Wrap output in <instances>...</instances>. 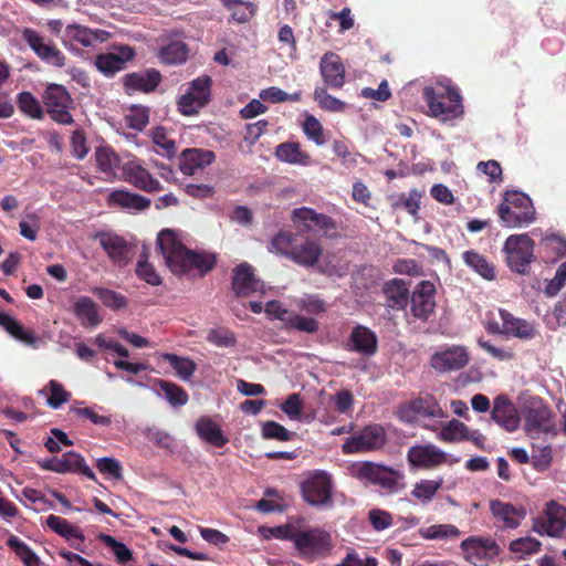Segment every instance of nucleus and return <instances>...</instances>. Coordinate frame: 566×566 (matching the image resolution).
<instances>
[{"instance_id": "obj_1", "label": "nucleus", "mask_w": 566, "mask_h": 566, "mask_svg": "<svg viewBox=\"0 0 566 566\" xmlns=\"http://www.w3.org/2000/svg\"><path fill=\"white\" fill-rule=\"evenodd\" d=\"M157 244L167 266L174 274H189L197 271L198 274L205 275L216 264V259L212 255L188 250L172 230L160 231Z\"/></svg>"}, {"instance_id": "obj_2", "label": "nucleus", "mask_w": 566, "mask_h": 566, "mask_svg": "<svg viewBox=\"0 0 566 566\" xmlns=\"http://www.w3.org/2000/svg\"><path fill=\"white\" fill-rule=\"evenodd\" d=\"M296 232L280 231L271 240L269 251L284 256L304 268L315 266L323 253L318 239L305 235L301 227Z\"/></svg>"}, {"instance_id": "obj_3", "label": "nucleus", "mask_w": 566, "mask_h": 566, "mask_svg": "<svg viewBox=\"0 0 566 566\" xmlns=\"http://www.w3.org/2000/svg\"><path fill=\"white\" fill-rule=\"evenodd\" d=\"M423 101L429 108V115L440 122L453 120L464 114L463 98L458 87L448 86L443 92H437L432 86H426Z\"/></svg>"}, {"instance_id": "obj_4", "label": "nucleus", "mask_w": 566, "mask_h": 566, "mask_svg": "<svg viewBox=\"0 0 566 566\" xmlns=\"http://www.w3.org/2000/svg\"><path fill=\"white\" fill-rule=\"evenodd\" d=\"M294 548L301 559L313 563L332 555L333 537L329 532L318 526L301 527Z\"/></svg>"}, {"instance_id": "obj_5", "label": "nucleus", "mask_w": 566, "mask_h": 566, "mask_svg": "<svg viewBox=\"0 0 566 566\" xmlns=\"http://www.w3.org/2000/svg\"><path fill=\"white\" fill-rule=\"evenodd\" d=\"M501 222L507 228H521L535 220V209L531 198L520 191H506L497 208Z\"/></svg>"}, {"instance_id": "obj_6", "label": "nucleus", "mask_w": 566, "mask_h": 566, "mask_svg": "<svg viewBox=\"0 0 566 566\" xmlns=\"http://www.w3.org/2000/svg\"><path fill=\"white\" fill-rule=\"evenodd\" d=\"M535 242L527 233L512 234L506 238L503 252L509 269L517 274L527 275L535 260Z\"/></svg>"}, {"instance_id": "obj_7", "label": "nucleus", "mask_w": 566, "mask_h": 566, "mask_svg": "<svg viewBox=\"0 0 566 566\" xmlns=\"http://www.w3.org/2000/svg\"><path fill=\"white\" fill-rule=\"evenodd\" d=\"M555 415L551 407L543 399H531L524 411V428L532 439L542 434L555 437L558 433Z\"/></svg>"}, {"instance_id": "obj_8", "label": "nucleus", "mask_w": 566, "mask_h": 566, "mask_svg": "<svg viewBox=\"0 0 566 566\" xmlns=\"http://www.w3.org/2000/svg\"><path fill=\"white\" fill-rule=\"evenodd\" d=\"M42 102L50 118L61 125L74 123L70 109L74 106V99L65 86L56 83L49 84L43 94Z\"/></svg>"}, {"instance_id": "obj_9", "label": "nucleus", "mask_w": 566, "mask_h": 566, "mask_svg": "<svg viewBox=\"0 0 566 566\" xmlns=\"http://www.w3.org/2000/svg\"><path fill=\"white\" fill-rule=\"evenodd\" d=\"M352 474L360 481H367L388 492L397 491L398 481L402 479V474L399 471L371 461L354 464L352 467Z\"/></svg>"}, {"instance_id": "obj_10", "label": "nucleus", "mask_w": 566, "mask_h": 566, "mask_svg": "<svg viewBox=\"0 0 566 566\" xmlns=\"http://www.w3.org/2000/svg\"><path fill=\"white\" fill-rule=\"evenodd\" d=\"M387 440L385 428L374 423L365 426L360 431L347 438L342 449L345 454L368 453L381 450Z\"/></svg>"}, {"instance_id": "obj_11", "label": "nucleus", "mask_w": 566, "mask_h": 566, "mask_svg": "<svg viewBox=\"0 0 566 566\" xmlns=\"http://www.w3.org/2000/svg\"><path fill=\"white\" fill-rule=\"evenodd\" d=\"M566 530V506L555 500L545 503L541 516L534 518L533 531L539 535L560 537Z\"/></svg>"}, {"instance_id": "obj_12", "label": "nucleus", "mask_w": 566, "mask_h": 566, "mask_svg": "<svg viewBox=\"0 0 566 566\" xmlns=\"http://www.w3.org/2000/svg\"><path fill=\"white\" fill-rule=\"evenodd\" d=\"M212 81L208 75L195 78L188 91L177 102L179 112L192 116L210 102Z\"/></svg>"}, {"instance_id": "obj_13", "label": "nucleus", "mask_w": 566, "mask_h": 566, "mask_svg": "<svg viewBox=\"0 0 566 566\" xmlns=\"http://www.w3.org/2000/svg\"><path fill=\"white\" fill-rule=\"evenodd\" d=\"M465 559L475 566H486L500 554L501 548L491 537L470 536L461 542Z\"/></svg>"}, {"instance_id": "obj_14", "label": "nucleus", "mask_w": 566, "mask_h": 566, "mask_svg": "<svg viewBox=\"0 0 566 566\" xmlns=\"http://www.w3.org/2000/svg\"><path fill=\"white\" fill-rule=\"evenodd\" d=\"M22 38L41 61L55 67H64L66 65L64 53L53 42L45 41L44 36L38 31L25 28L22 32Z\"/></svg>"}, {"instance_id": "obj_15", "label": "nucleus", "mask_w": 566, "mask_h": 566, "mask_svg": "<svg viewBox=\"0 0 566 566\" xmlns=\"http://www.w3.org/2000/svg\"><path fill=\"white\" fill-rule=\"evenodd\" d=\"M303 499L312 506L332 502V479L323 471L310 475L301 485Z\"/></svg>"}, {"instance_id": "obj_16", "label": "nucleus", "mask_w": 566, "mask_h": 566, "mask_svg": "<svg viewBox=\"0 0 566 566\" xmlns=\"http://www.w3.org/2000/svg\"><path fill=\"white\" fill-rule=\"evenodd\" d=\"M470 353L463 345L444 346L430 358V366L438 373L463 369L470 361Z\"/></svg>"}, {"instance_id": "obj_17", "label": "nucleus", "mask_w": 566, "mask_h": 566, "mask_svg": "<svg viewBox=\"0 0 566 566\" xmlns=\"http://www.w3.org/2000/svg\"><path fill=\"white\" fill-rule=\"evenodd\" d=\"M291 220L295 227H301L305 232L317 229L323 231L325 235L332 237L337 230V224L333 218L307 207L294 209Z\"/></svg>"}, {"instance_id": "obj_18", "label": "nucleus", "mask_w": 566, "mask_h": 566, "mask_svg": "<svg viewBox=\"0 0 566 566\" xmlns=\"http://www.w3.org/2000/svg\"><path fill=\"white\" fill-rule=\"evenodd\" d=\"M410 467L419 470H432L448 461L447 453L432 443L415 444L407 451Z\"/></svg>"}, {"instance_id": "obj_19", "label": "nucleus", "mask_w": 566, "mask_h": 566, "mask_svg": "<svg viewBox=\"0 0 566 566\" xmlns=\"http://www.w3.org/2000/svg\"><path fill=\"white\" fill-rule=\"evenodd\" d=\"M399 417L406 422H413L417 417L444 418L446 411L432 396L418 397L399 408Z\"/></svg>"}, {"instance_id": "obj_20", "label": "nucleus", "mask_w": 566, "mask_h": 566, "mask_svg": "<svg viewBox=\"0 0 566 566\" xmlns=\"http://www.w3.org/2000/svg\"><path fill=\"white\" fill-rule=\"evenodd\" d=\"M231 286L239 297H248L256 292H263L264 283L256 277L254 269L247 262L240 263L232 270Z\"/></svg>"}, {"instance_id": "obj_21", "label": "nucleus", "mask_w": 566, "mask_h": 566, "mask_svg": "<svg viewBox=\"0 0 566 566\" xmlns=\"http://www.w3.org/2000/svg\"><path fill=\"white\" fill-rule=\"evenodd\" d=\"M490 511L494 525L503 531L517 528L526 516V510L523 506H515L501 500L490 501Z\"/></svg>"}, {"instance_id": "obj_22", "label": "nucleus", "mask_w": 566, "mask_h": 566, "mask_svg": "<svg viewBox=\"0 0 566 566\" xmlns=\"http://www.w3.org/2000/svg\"><path fill=\"white\" fill-rule=\"evenodd\" d=\"M436 287L430 281H421L410 295L411 314L413 317L427 321L436 307Z\"/></svg>"}, {"instance_id": "obj_23", "label": "nucleus", "mask_w": 566, "mask_h": 566, "mask_svg": "<svg viewBox=\"0 0 566 566\" xmlns=\"http://www.w3.org/2000/svg\"><path fill=\"white\" fill-rule=\"evenodd\" d=\"M501 321L504 323V336L515 337L521 340H531L536 337L538 331L533 322L514 316L504 308L499 310Z\"/></svg>"}, {"instance_id": "obj_24", "label": "nucleus", "mask_w": 566, "mask_h": 566, "mask_svg": "<svg viewBox=\"0 0 566 566\" xmlns=\"http://www.w3.org/2000/svg\"><path fill=\"white\" fill-rule=\"evenodd\" d=\"M319 72L326 84L331 88H342L345 83V66L338 54L334 52L325 53L319 62Z\"/></svg>"}, {"instance_id": "obj_25", "label": "nucleus", "mask_w": 566, "mask_h": 566, "mask_svg": "<svg viewBox=\"0 0 566 566\" xmlns=\"http://www.w3.org/2000/svg\"><path fill=\"white\" fill-rule=\"evenodd\" d=\"M135 56V51L128 45H122L117 52L99 54L95 65L106 76H113L126 67V63Z\"/></svg>"}, {"instance_id": "obj_26", "label": "nucleus", "mask_w": 566, "mask_h": 566, "mask_svg": "<svg viewBox=\"0 0 566 566\" xmlns=\"http://www.w3.org/2000/svg\"><path fill=\"white\" fill-rule=\"evenodd\" d=\"M491 418L509 432L515 431L520 424L516 407L504 395L497 396L494 399Z\"/></svg>"}, {"instance_id": "obj_27", "label": "nucleus", "mask_w": 566, "mask_h": 566, "mask_svg": "<svg viewBox=\"0 0 566 566\" xmlns=\"http://www.w3.org/2000/svg\"><path fill=\"white\" fill-rule=\"evenodd\" d=\"M125 179L139 190L156 192L163 189L160 182L142 165L128 161L122 167Z\"/></svg>"}, {"instance_id": "obj_28", "label": "nucleus", "mask_w": 566, "mask_h": 566, "mask_svg": "<svg viewBox=\"0 0 566 566\" xmlns=\"http://www.w3.org/2000/svg\"><path fill=\"white\" fill-rule=\"evenodd\" d=\"M46 525L50 530L71 542L74 549L81 553H86L83 545L85 541L84 534L69 521L51 514L46 517Z\"/></svg>"}, {"instance_id": "obj_29", "label": "nucleus", "mask_w": 566, "mask_h": 566, "mask_svg": "<svg viewBox=\"0 0 566 566\" xmlns=\"http://www.w3.org/2000/svg\"><path fill=\"white\" fill-rule=\"evenodd\" d=\"M105 31L93 30L85 25L73 23L69 24L64 30L63 43L76 42L84 48H91L97 42L105 40Z\"/></svg>"}, {"instance_id": "obj_30", "label": "nucleus", "mask_w": 566, "mask_h": 566, "mask_svg": "<svg viewBox=\"0 0 566 566\" xmlns=\"http://www.w3.org/2000/svg\"><path fill=\"white\" fill-rule=\"evenodd\" d=\"M161 82V74L155 69L145 72H134L125 76L124 85L128 93L140 91L144 93L153 92Z\"/></svg>"}, {"instance_id": "obj_31", "label": "nucleus", "mask_w": 566, "mask_h": 566, "mask_svg": "<svg viewBox=\"0 0 566 566\" xmlns=\"http://www.w3.org/2000/svg\"><path fill=\"white\" fill-rule=\"evenodd\" d=\"M98 241L112 262L119 265L127 263L130 249L127 241L123 237L111 233H102L98 235Z\"/></svg>"}, {"instance_id": "obj_32", "label": "nucleus", "mask_w": 566, "mask_h": 566, "mask_svg": "<svg viewBox=\"0 0 566 566\" xmlns=\"http://www.w3.org/2000/svg\"><path fill=\"white\" fill-rule=\"evenodd\" d=\"M382 293L386 296L387 306L392 310H405L409 303V289L402 279H391L385 282Z\"/></svg>"}, {"instance_id": "obj_33", "label": "nucleus", "mask_w": 566, "mask_h": 566, "mask_svg": "<svg viewBox=\"0 0 566 566\" xmlns=\"http://www.w3.org/2000/svg\"><path fill=\"white\" fill-rule=\"evenodd\" d=\"M216 156L213 151L203 149H186L182 151L179 168L184 175L192 176L197 169L213 163Z\"/></svg>"}, {"instance_id": "obj_34", "label": "nucleus", "mask_w": 566, "mask_h": 566, "mask_svg": "<svg viewBox=\"0 0 566 566\" xmlns=\"http://www.w3.org/2000/svg\"><path fill=\"white\" fill-rule=\"evenodd\" d=\"M59 473H76L86 476L87 479L96 482L94 471L86 464L85 459L75 451H67L59 458Z\"/></svg>"}, {"instance_id": "obj_35", "label": "nucleus", "mask_w": 566, "mask_h": 566, "mask_svg": "<svg viewBox=\"0 0 566 566\" xmlns=\"http://www.w3.org/2000/svg\"><path fill=\"white\" fill-rule=\"evenodd\" d=\"M349 340L352 350L364 354L374 355L377 352V336L366 326L357 325L352 329Z\"/></svg>"}, {"instance_id": "obj_36", "label": "nucleus", "mask_w": 566, "mask_h": 566, "mask_svg": "<svg viewBox=\"0 0 566 566\" xmlns=\"http://www.w3.org/2000/svg\"><path fill=\"white\" fill-rule=\"evenodd\" d=\"M275 156L279 160L291 165L310 166L312 158L302 149L297 142H284L276 146Z\"/></svg>"}, {"instance_id": "obj_37", "label": "nucleus", "mask_w": 566, "mask_h": 566, "mask_svg": "<svg viewBox=\"0 0 566 566\" xmlns=\"http://www.w3.org/2000/svg\"><path fill=\"white\" fill-rule=\"evenodd\" d=\"M197 434L208 443L216 448H223L228 442V437L224 436L221 428L208 417H201L196 422Z\"/></svg>"}, {"instance_id": "obj_38", "label": "nucleus", "mask_w": 566, "mask_h": 566, "mask_svg": "<svg viewBox=\"0 0 566 566\" xmlns=\"http://www.w3.org/2000/svg\"><path fill=\"white\" fill-rule=\"evenodd\" d=\"M108 203L124 209L143 211L150 207L151 201L144 196L127 190H115L109 193Z\"/></svg>"}, {"instance_id": "obj_39", "label": "nucleus", "mask_w": 566, "mask_h": 566, "mask_svg": "<svg viewBox=\"0 0 566 566\" xmlns=\"http://www.w3.org/2000/svg\"><path fill=\"white\" fill-rule=\"evenodd\" d=\"M73 313L85 327H94L102 322V317L98 315L97 304L88 296L77 298L73 306Z\"/></svg>"}, {"instance_id": "obj_40", "label": "nucleus", "mask_w": 566, "mask_h": 566, "mask_svg": "<svg viewBox=\"0 0 566 566\" xmlns=\"http://www.w3.org/2000/svg\"><path fill=\"white\" fill-rule=\"evenodd\" d=\"M464 263L485 280L495 279V268L475 250H468L462 254Z\"/></svg>"}, {"instance_id": "obj_41", "label": "nucleus", "mask_w": 566, "mask_h": 566, "mask_svg": "<svg viewBox=\"0 0 566 566\" xmlns=\"http://www.w3.org/2000/svg\"><path fill=\"white\" fill-rule=\"evenodd\" d=\"M546 262H555L566 256V238L558 234H547L541 242Z\"/></svg>"}, {"instance_id": "obj_42", "label": "nucleus", "mask_w": 566, "mask_h": 566, "mask_svg": "<svg viewBox=\"0 0 566 566\" xmlns=\"http://www.w3.org/2000/svg\"><path fill=\"white\" fill-rule=\"evenodd\" d=\"M95 158L98 169L106 175H114L120 168L118 155L108 146L97 147Z\"/></svg>"}, {"instance_id": "obj_43", "label": "nucleus", "mask_w": 566, "mask_h": 566, "mask_svg": "<svg viewBox=\"0 0 566 566\" xmlns=\"http://www.w3.org/2000/svg\"><path fill=\"white\" fill-rule=\"evenodd\" d=\"M161 358L170 364L176 370L177 376L182 380H189L197 369L196 363L188 357L165 353L161 355Z\"/></svg>"}, {"instance_id": "obj_44", "label": "nucleus", "mask_w": 566, "mask_h": 566, "mask_svg": "<svg viewBox=\"0 0 566 566\" xmlns=\"http://www.w3.org/2000/svg\"><path fill=\"white\" fill-rule=\"evenodd\" d=\"M0 326L19 340L27 344H33L35 342L34 334L25 331L24 327L8 313L0 312Z\"/></svg>"}, {"instance_id": "obj_45", "label": "nucleus", "mask_w": 566, "mask_h": 566, "mask_svg": "<svg viewBox=\"0 0 566 566\" xmlns=\"http://www.w3.org/2000/svg\"><path fill=\"white\" fill-rule=\"evenodd\" d=\"M46 391H49L46 402L53 409H59L63 403L69 402L72 397L71 392L67 391L61 382L54 379L48 382L41 394Z\"/></svg>"}, {"instance_id": "obj_46", "label": "nucleus", "mask_w": 566, "mask_h": 566, "mask_svg": "<svg viewBox=\"0 0 566 566\" xmlns=\"http://www.w3.org/2000/svg\"><path fill=\"white\" fill-rule=\"evenodd\" d=\"M92 293L98 297V300L108 308L114 311H118L125 308L128 304V301L125 295L106 289V287H94L92 289Z\"/></svg>"}, {"instance_id": "obj_47", "label": "nucleus", "mask_w": 566, "mask_h": 566, "mask_svg": "<svg viewBox=\"0 0 566 566\" xmlns=\"http://www.w3.org/2000/svg\"><path fill=\"white\" fill-rule=\"evenodd\" d=\"M159 55L166 64H180L187 60L188 49L184 42L175 41L161 48Z\"/></svg>"}, {"instance_id": "obj_48", "label": "nucleus", "mask_w": 566, "mask_h": 566, "mask_svg": "<svg viewBox=\"0 0 566 566\" xmlns=\"http://www.w3.org/2000/svg\"><path fill=\"white\" fill-rule=\"evenodd\" d=\"M419 533L426 539L457 538L461 534L459 528L452 524L431 525L420 528Z\"/></svg>"}, {"instance_id": "obj_49", "label": "nucleus", "mask_w": 566, "mask_h": 566, "mask_svg": "<svg viewBox=\"0 0 566 566\" xmlns=\"http://www.w3.org/2000/svg\"><path fill=\"white\" fill-rule=\"evenodd\" d=\"M153 142L158 147L156 151L167 158H172L177 153L176 143L169 138L164 127L159 126L153 130Z\"/></svg>"}, {"instance_id": "obj_50", "label": "nucleus", "mask_w": 566, "mask_h": 566, "mask_svg": "<svg viewBox=\"0 0 566 566\" xmlns=\"http://www.w3.org/2000/svg\"><path fill=\"white\" fill-rule=\"evenodd\" d=\"M18 106L20 111L34 119H41L44 115L40 102L31 92H21L18 94Z\"/></svg>"}, {"instance_id": "obj_51", "label": "nucleus", "mask_w": 566, "mask_h": 566, "mask_svg": "<svg viewBox=\"0 0 566 566\" xmlns=\"http://www.w3.org/2000/svg\"><path fill=\"white\" fill-rule=\"evenodd\" d=\"M439 438L444 442H454L469 438V428L461 421L452 419L441 428Z\"/></svg>"}, {"instance_id": "obj_52", "label": "nucleus", "mask_w": 566, "mask_h": 566, "mask_svg": "<svg viewBox=\"0 0 566 566\" xmlns=\"http://www.w3.org/2000/svg\"><path fill=\"white\" fill-rule=\"evenodd\" d=\"M422 191L411 189L408 195L401 193L397 200L392 202L394 209H405L409 214L416 217L420 209Z\"/></svg>"}, {"instance_id": "obj_53", "label": "nucleus", "mask_w": 566, "mask_h": 566, "mask_svg": "<svg viewBox=\"0 0 566 566\" xmlns=\"http://www.w3.org/2000/svg\"><path fill=\"white\" fill-rule=\"evenodd\" d=\"M97 538L111 548L119 564H127L133 559L132 551L122 542H118L115 537L101 533Z\"/></svg>"}, {"instance_id": "obj_54", "label": "nucleus", "mask_w": 566, "mask_h": 566, "mask_svg": "<svg viewBox=\"0 0 566 566\" xmlns=\"http://www.w3.org/2000/svg\"><path fill=\"white\" fill-rule=\"evenodd\" d=\"M442 478H440L439 480H421L415 485L413 490L411 491V494L417 500H420L422 502H430L434 497L439 489L442 486Z\"/></svg>"}, {"instance_id": "obj_55", "label": "nucleus", "mask_w": 566, "mask_h": 566, "mask_svg": "<svg viewBox=\"0 0 566 566\" xmlns=\"http://www.w3.org/2000/svg\"><path fill=\"white\" fill-rule=\"evenodd\" d=\"M8 546L14 551L18 557L24 563L25 566H39L40 559L35 553L20 538L11 536Z\"/></svg>"}, {"instance_id": "obj_56", "label": "nucleus", "mask_w": 566, "mask_h": 566, "mask_svg": "<svg viewBox=\"0 0 566 566\" xmlns=\"http://www.w3.org/2000/svg\"><path fill=\"white\" fill-rule=\"evenodd\" d=\"M159 387L164 391L166 399L174 407H181L188 402V394L180 386L167 380H160Z\"/></svg>"}, {"instance_id": "obj_57", "label": "nucleus", "mask_w": 566, "mask_h": 566, "mask_svg": "<svg viewBox=\"0 0 566 566\" xmlns=\"http://www.w3.org/2000/svg\"><path fill=\"white\" fill-rule=\"evenodd\" d=\"M314 99L322 109L332 113L343 112L346 107V104L343 101L328 94L325 87L315 88Z\"/></svg>"}, {"instance_id": "obj_58", "label": "nucleus", "mask_w": 566, "mask_h": 566, "mask_svg": "<svg viewBox=\"0 0 566 566\" xmlns=\"http://www.w3.org/2000/svg\"><path fill=\"white\" fill-rule=\"evenodd\" d=\"M261 433L264 439H273L277 441H290L293 432L276 421L268 420L262 423Z\"/></svg>"}, {"instance_id": "obj_59", "label": "nucleus", "mask_w": 566, "mask_h": 566, "mask_svg": "<svg viewBox=\"0 0 566 566\" xmlns=\"http://www.w3.org/2000/svg\"><path fill=\"white\" fill-rule=\"evenodd\" d=\"M206 339L218 347H233L237 344L234 333L226 327L210 329Z\"/></svg>"}, {"instance_id": "obj_60", "label": "nucleus", "mask_w": 566, "mask_h": 566, "mask_svg": "<svg viewBox=\"0 0 566 566\" xmlns=\"http://www.w3.org/2000/svg\"><path fill=\"white\" fill-rule=\"evenodd\" d=\"M303 132L307 138L313 140L317 146H322L326 143L323 126L313 115H307L305 117L303 123Z\"/></svg>"}, {"instance_id": "obj_61", "label": "nucleus", "mask_w": 566, "mask_h": 566, "mask_svg": "<svg viewBox=\"0 0 566 566\" xmlns=\"http://www.w3.org/2000/svg\"><path fill=\"white\" fill-rule=\"evenodd\" d=\"M149 122V112L145 107L134 106L125 116L126 126L135 130L142 132Z\"/></svg>"}, {"instance_id": "obj_62", "label": "nucleus", "mask_w": 566, "mask_h": 566, "mask_svg": "<svg viewBox=\"0 0 566 566\" xmlns=\"http://www.w3.org/2000/svg\"><path fill=\"white\" fill-rule=\"evenodd\" d=\"M286 326L289 328L312 334L318 331L319 324L315 318L294 314L286 318Z\"/></svg>"}, {"instance_id": "obj_63", "label": "nucleus", "mask_w": 566, "mask_h": 566, "mask_svg": "<svg viewBox=\"0 0 566 566\" xmlns=\"http://www.w3.org/2000/svg\"><path fill=\"white\" fill-rule=\"evenodd\" d=\"M137 276L146 283L157 286L161 284V277L157 274L155 268L147 260H139L136 265Z\"/></svg>"}, {"instance_id": "obj_64", "label": "nucleus", "mask_w": 566, "mask_h": 566, "mask_svg": "<svg viewBox=\"0 0 566 566\" xmlns=\"http://www.w3.org/2000/svg\"><path fill=\"white\" fill-rule=\"evenodd\" d=\"M231 18L237 23L249 22L256 13V6L251 1H242L232 9Z\"/></svg>"}]
</instances>
